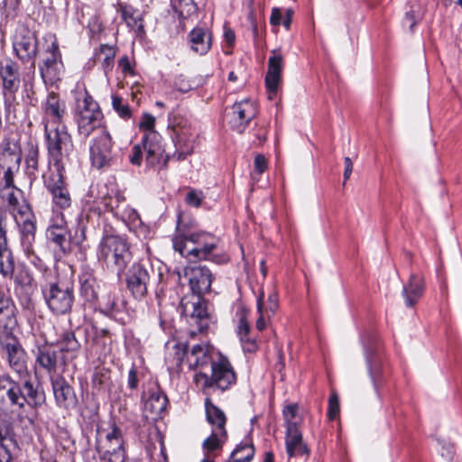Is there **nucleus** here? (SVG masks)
I'll return each mask as SVG.
<instances>
[{"label":"nucleus","mask_w":462,"mask_h":462,"mask_svg":"<svg viewBox=\"0 0 462 462\" xmlns=\"http://www.w3.org/2000/svg\"><path fill=\"white\" fill-rule=\"evenodd\" d=\"M185 276L192 295L182 298L181 313L189 318L190 325L197 326L199 332H205L214 320L209 303L201 295L210 291L212 273L205 265H195L186 268Z\"/></svg>","instance_id":"f257e3e1"},{"label":"nucleus","mask_w":462,"mask_h":462,"mask_svg":"<svg viewBox=\"0 0 462 462\" xmlns=\"http://www.w3.org/2000/svg\"><path fill=\"white\" fill-rule=\"evenodd\" d=\"M219 240L206 232H195L178 235L173 238V247L181 256L189 261H212L217 264L228 262L224 253H216Z\"/></svg>","instance_id":"f03ea898"},{"label":"nucleus","mask_w":462,"mask_h":462,"mask_svg":"<svg viewBox=\"0 0 462 462\" xmlns=\"http://www.w3.org/2000/svg\"><path fill=\"white\" fill-rule=\"evenodd\" d=\"M209 372L199 371L194 375L197 387L205 395H210L217 391L223 393L236 383V374L230 361L220 353L216 355Z\"/></svg>","instance_id":"7ed1b4c3"},{"label":"nucleus","mask_w":462,"mask_h":462,"mask_svg":"<svg viewBox=\"0 0 462 462\" xmlns=\"http://www.w3.org/2000/svg\"><path fill=\"white\" fill-rule=\"evenodd\" d=\"M49 169L65 171L74 145L66 125L44 127Z\"/></svg>","instance_id":"20e7f679"},{"label":"nucleus","mask_w":462,"mask_h":462,"mask_svg":"<svg viewBox=\"0 0 462 462\" xmlns=\"http://www.w3.org/2000/svg\"><path fill=\"white\" fill-rule=\"evenodd\" d=\"M126 442L122 430L113 424L109 429H97L95 450L100 462H125Z\"/></svg>","instance_id":"39448f33"},{"label":"nucleus","mask_w":462,"mask_h":462,"mask_svg":"<svg viewBox=\"0 0 462 462\" xmlns=\"http://www.w3.org/2000/svg\"><path fill=\"white\" fill-rule=\"evenodd\" d=\"M97 259L121 273L132 260L129 244L119 236H106L98 245Z\"/></svg>","instance_id":"423d86ee"},{"label":"nucleus","mask_w":462,"mask_h":462,"mask_svg":"<svg viewBox=\"0 0 462 462\" xmlns=\"http://www.w3.org/2000/svg\"><path fill=\"white\" fill-rule=\"evenodd\" d=\"M2 199L6 202L7 211L13 217L19 232L29 235L36 226V217L32 207L23 197V191L14 186L5 191H0Z\"/></svg>","instance_id":"0eeeda50"},{"label":"nucleus","mask_w":462,"mask_h":462,"mask_svg":"<svg viewBox=\"0 0 462 462\" xmlns=\"http://www.w3.org/2000/svg\"><path fill=\"white\" fill-rule=\"evenodd\" d=\"M42 293L49 310L57 316L66 315L75 300L74 286L69 281H56L42 285Z\"/></svg>","instance_id":"6e6552de"},{"label":"nucleus","mask_w":462,"mask_h":462,"mask_svg":"<svg viewBox=\"0 0 462 462\" xmlns=\"http://www.w3.org/2000/svg\"><path fill=\"white\" fill-rule=\"evenodd\" d=\"M74 117L79 134L87 138L101 126L103 114L97 102L85 91L77 97Z\"/></svg>","instance_id":"1a4fd4ad"},{"label":"nucleus","mask_w":462,"mask_h":462,"mask_svg":"<svg viewBox=\"0 0 462 462\" xmlns=\"http://www.w3.org/2000/svg\"><path fill=\"white\" fill-rule=\"evenodd\" d=\"M13 51L22 64L35 69V61L39 52V40L34 31L25 25L16 28L12 41Z\"/></svg>","instance_id":"9d476101"},{"label":"nucleus","mask_w":462,"mask_h":462,"mask_svg":"<svg viewBox=\"0 0 462 462\" xmlns=\"http://www.w3.org/2000/svg\"><path fill=\"white\" fill-rule=\"evenodd\" d=\"M0 346L9 368L20 378L28 375V355L20 340L12 334L0 340Z\"/></svg>","instance_id":"9b49d317"},{"label":"nucleus","mask_w":462,"mask_h":462,"mask_svg":"<svg viewBox=\"0 0 462 462\" xmlns=\"http://www.w3.org/2000/svg\"><path fill=\"white\" fill-rule=\"evenodd\" d=\"M65 171L50 169V174L44 177V185L51 195L52 209L65 210L70 208L72 203L71 195L64 176Z\"/></svg>","instance_id":"f8f14e48"},{"label":"nucleus","mask_w":462,"mask_h":462,"mask_svg":"<svg viewBox=\"0 0 462 462\" xmlns=\"http://www.w3.org/2000/svg\"><path fill=\"white\" fill-rule=\"evenodd\" d=\"M113 143L110 134L106 128H101L100 134L92 140L89 147L93 167L101 170L112 165L114 161Z\"/></svg>","instance_id":"ddd939ff"},{"label":"nucleus","mask_w":462,"mask_h":462,"mask_svg":"<svg viewBox=\"0 0 462 462\" xmlns=\"http://www.w3.org/2000/svg\"><path fill=\"white\" fill-rule=\"evenodd\" d=\"M151 272H153L152 267L142 263H134L126 272V288L134 298L142 300L146 296Z\"/></svg>","instance_id":"4468645a"},{"label":"nucleus","mask_w":462,"mask_h":462,"mask_svg":"<svg viewBox=\"0 0 462 462\" xmlns=\"http://www.w3.org/2000/svg\"><path fill=\"white\" fill-rule=\"evenodd\" d=\"M45 399L44 391L40 383H33L31 379H24L18 383L14 406L23 409L28 405L36 409L45 402Z\"/></svg>","instance_id":"2eb2a0df"},{"label":"nucleus","mask_w":462,"mask_h":462,"mask_svg":"<svg viewBox=\"0 0 462 462\" xmlns=\"http://www.w3.org/2000/svg\"><path fill=\"white\" fill-rule=\"evenodd\" d=\"M143 146L146 154V162L150 167L166 168L170 156L165 154L162 136L157 132L145 133Z\"/></svg>","instance_id":"dca6fc26"},{"label":"nucleus","mask_w":462,"mask_h":462,"mask_svg":"<svg viewBox=\"0 0 462 462\" xmlns=\"http://www.w3.org/2000/svg\"><path fill=\"white\" fill-rule=\"evenodd\" d=\"M42 110L44 127L66 125L64 122L66 106L56 93L48 94L46 100L42 104Z\"/></svg>","instance_id":"f3484780"},{"label":"nucleus","mask_w":462,"mask_h":462,"mask_svg":"<svg viewBox=\"0 0 462 462\" xmlns=\"http://www.w3.org/2000/svg\"><path fill=\"white\" fill-rule=\"evenodd\" d=\"M186 363L193 370L207 371L216 359L212 348L208 344H196L185 350Z\"/></svg>","instance_id":"a211bd4d"},{"label":"nucleus","mask_w":462,"mask_h":462,"mask_svg":"<svg viewBox=\"0 0 462 462\" xmlns=\"http://www.w3.org/2000/svg\"><path fill=\"white\" fill-rule=\"evenodd\" d=\"M282 69L283 57L280 51L273 50L268 60V70L265 75V86L269 99H273L277 94L282 81Z\"/></svg>","instance_id":"6ab92c4d"},{"label":"nucleus","mask_w":462,"mask_h":462,"mask_svg":"<svg viewBox=\"0 0 462 462\" xmlns=\"http://www.w3.org/2000/svg\"><path fill=\"white\" fill-rule=\"evenodd\" d=\"M231 109L229 123L231 127L238 133L245 131L257 113L255 104L248 99L235 103Z\"/></svg>","instance_id":"aec40b11"},{"label":"nucleus","mask_w":462,"mask_h":462,"mask_svg":"<svg viewBox=\"0 0 462 462\" xmlns=\"http://www.w3.org/2000/svg\"><path fill=\"white\" fill-rule=\"evenodd\" d=\"M21 79L18 64L5 59L0 61V85L5 93L14 95L20 88Z\"/></svg>","instance_id":"412c9836"},{"label":"nucleus","mask_w":462,"mask_h":462,"mask_svg":"<svg viewBox=\"0 0 462 462\" xmlns=\"http://www.w3.org/2000/svg\"><path fill=\"white\" fill-rule=\"evenodd\" d=\"M364 341L365 354L367 363L368 374L374 388L378 393V388L384 379V371L383 366V361L377 353V349H373L369 342Z\"/></svg>","instance_id":"4be33fe9"},{"label":"nucleus","mask_w":462,"mask_h":462,"mask_svg":"<svg viewBox=\"0 0 462 462\" xmlns=\"http://www.w3.org/2000/svg\"><path fill=\"white\" fill-rule=\"evenodd\" d=\"M173 132L176 151L172 158L183 161L193 152L196 134L191 132L189 128L176 126H173Z\"/></svg>","instance_id":"5701e85b"},{"label":"nucleus","mask_w":462,"mask_h":462,"mask_svg":"<svg viewBox=\"0 0 462 462\" xmlns=\"http://www.w3.org/2000/svg\"><path fill=\"white\" fill-rule=\"evenodd\" d=\"M35 362L51 375L57 372L58 365L63 363L62 353L53 346H41L37 349Z\"/></svg>","instance_id":"b1692460"},{"label":"nucleus","mask_w":462,"mask_h":462,"mask_svg":"<svg viewBox=\"0 0 462 462\" xmlns=\"http://www.w3.org/2000/svg\"><path fill=\"white\" fill-rule=\"evenodd\" d=\"M51 385L59 407L69 409L76 405L77 398L74 390L62 376L52 378Z\"/></svg>","instance_id":"393cba45"},{"label":"nucleus","mask_w":462,"mask_h":462,"mask_svg":"<svg viewBox=\"0 0 462 462\" xmlns=\"http://www.w3.org/2000/svg\"><path fill=\"white\" fill-rule=\"evenodd\" d=\"M425 290L424 279L416 273L410 275L409 281L403 285L402 295L406 307H414L423 296Z\"/></svg>","instance_id":"a878e982"},{"label":"nucleus","mask_w":462,"mask_h":462,"mask_svg":"<svg viewBox=\"0 0 462 462\" xmlns=\"http://www.w3.org/2000/svg\"><path fill=\"white\" fill-rule=\"evenodd\" d=\"M167 404L168 398L161 390L152 392L143 405L145 416L153 420L162 418L166 412Z\"/></svg>","instance_id":"bb28decb"},{"label":"nucleus","mask_w":462,"mask_h":462,"mask_svg":"<svg viewBox=\"0 0 462 462\" xmlns=\"http://www.w3.org/2000/svg\"><path fill=\"white\" fill-rule=\"evenodd\" d=\"M60 59L59 45L56 42H53L46 50L43 64L40 66L42 77L50 76L51 78H55L59 70Z\"/></svg>","instance_id":"cd10ccee"},{"label":"nucleus","mask_w":462,"mask_h":462,"mask_svg":"<svg viewBox=\"0 0 462 462\" xmlns=\"http://www.w3.org/2000/svg\"><path fill=\"white\" fill-rule=\"evenodd\" d=\"M189 38L191 50L199 55H205L211 48V34L205 28H194Z\"/></svg>","instance_id":"c85d7f7f"},{"label":"nucleus","mask_w":462,"mask_h":462,"mask_svg":"<svg viewBox=\"0 0 462 462\" xmlns=\"http://www.w3.org/2000/svg\"><path fill=\"white\" fill-rule=\"evenodd\" d=\"M286 451L289 457L306 455L309 450L302 443V436L297 426L292 424L286 428Z\"/></svg>","instance_id":"c756f323"},{"label":"nucleus","mask_w":462,"mask_h":462,"mask_svg":"<svg viewBox=\"0 0 462 462\" xmlns=\"http://www.w3.org/2000/svg\"><path fill=\"white\" fill-rule=\"evenodd\" d=\"M36 226L32 227V231L29 235L25 234L24 230L19 232L21 236V244L27 259L39 270L46 271V267L42 260L35 254L33 244L35 241Z\"/></svg>","instance_id":"7c9ffc66"},{"label":"nucleus","mask_w":462,"mask_h":462,"mask_svg":"<svg viewBox=\"0 0 462 462\" xmlns=\"http://www.w3.org/2000/svg\"><path fill=\"white\" fill-rule=\"evenodd\" d=\"M205 399V410L208 422L212 425V430L222 431L226 430V417L222 410L216 406L209 395Z\"/></svg>","instance_id":"2f4dec72"},{"label":"nucleus","mask_w":462,"mask_h":462,"mask_svg":"<svg viewBox=\"0 0 462 462\" xmlns=\"http://www.w3.org/2000/svg\"><path fill=\"white\" fill-rule=\"evenodd\" d=\"M237 334L240 338L243 349L245 352L253 353L257 349V343L254 337L250 336V325L247 321L246 311L242 310L239 317L237 326Z\"/></svg>","instance_id":"473e14b6"},{"label":"nucleus","mask_w":462,"mask_h":462,"mask_svg":"<svg viewBox=\"0 0 462 462\" xmlns=\"http://www.w3.org/2000/svg\"><path fill=\"white\" fill-rule=\"evenodd\" d=\"M227 440L226 430L215 431L212 430L211 434L204 439L202 448L205 457H216L217 453L222 450L224 444Z\"/></svg>","instance_id":"72a5a7b5"},{"label":"nucleus","mask_w":462,"mask_h":462,"mask_svg":"<svg viewBox=\"0 0 462 462\" xmlns=\"http://www.w3.org/2000/svg\"><path fill=\"white\" fill-rule=\"evenodd\" d=\"M18 383L19 382L13 379L9 374H0V402L14 406Z\"/></svg>","instance_id":"f704fd0d"},{"label":"nucleus","mask_w":462,"mask_h":462,"mask_svg":"<svg viewBox=\"0 0 462 462\" xmlns=\"http://www.w3.org/2000/svg\"><path fill=\"white\" fill-rule=\"evenodd\" d=\"M119 11L121 17L127 24V26L137 32H143V23L142 14L139 10L134 8L131 5H120Z\"/></svg>","instance_id":"c9c22d12"},{"label":"nucleus","mask_w":462,"mask_h":462,"mask_svg":"<svg viewBox=\"0 0 462 462\" xmlns=\"http://www.w3.org/2000/svg\"><path fill=\"white\" fill-rule=\"evenodd\" d=\"M40 150L37 143L29 142L24 158L26 174L31 179H36L39 171Z\"/></svg>","instance_id":"e433bc0d"},{"label":"nucleus","mask_w":462,"mask_h":462,"mask_svg":"<svg viewBox=\"0 0 462 462\" xmlns=\"http://www.w3.org/2000/svg\"><path fill=\"white\" fill-rule=\"evenodd\" d=\"M80 295L86 301L92 302L97 298V282L90 273H84L79 276Z\"/></svg>","instance_id":"4c0bfd02"},{"label":"nucleus","mask_w":462,"mask_h":462,"mask_svg":"<svg viewBox=\"0 0 462 462\" xmlns=\"http://www.w3.org/2000/svg\"><path fill=\"white\" fill-rule=\"evenodd\" d=\"M115 56V49L107 44L100 45L99 50L96 52V61L101 64L102 69H104L106 74L112 70L114 66Z\"/></svg>","instance_id":"58836bf2"},{"label":"nucleus","mask_w":462,"mask_h":462,"mask_svg":"<svg viewBox=\"0 0 462 462\" xmlns=\"http://www.w3.org/2000/svg\"><path fill=\"white\" fill-rule=\"evenodd\" d=\"M254 455V445L251 442H244L235 448L226 462H250Z\"/></svg>","instance_id":"ea45409f"},{"label":"nucleus","mask_w":462,"mask_h":462,"mask_svg":"<svg viewBox=\"0 0 462 462\" xmlns=\"http://www.w3.org/2000/svg\"><path fill=\"white\" fill-rule=\"evenodd\" d=\"M125 202V197L118 191H116L114 195H110L108 198L104 199V206L107 211L114 213L115 216L125 220V214H121L123 208L121 204Z\"/></svg>","instance_id":"a19ab883"},{"label":"nucleus","mask_w":462,"mask_h":462,"mask_svg":"<svg viewBox=\"0 0 462 462\" xmlns=\"http://www.w3.org/2000/svg\"><path fill=\"white\" fill-rule=\"evenodd\" d=\"M14 259L11 249L0 252V274L4 278H13Z\"/></svg>","instance_id":"79ce46f5"},{"label":"nucleus","mask_w":462,"mask_h":462,"mask_svg":"<svg viewBox=\"0 0 462 462\" xmlns=\"http://www.w3.org/2000/svg\"><path fill=\"white\" fill-rule=\"evenodd\" d=\"M67 236L68 230L65 229H47L46 231L47 239L62 251H65L68 245Z\"/></svg>","instance_id":"37998d69"},{"label":"nucleus","mask_w":462,"mask_h":462,"mask_svg":"<svg viewBox=\"0 0 462 462\" xmlns=\"http://www.w3.org/2000/svg\"><path fill=\"white\" fill-rule=\"evenodd\" d=\"M15 306L11 299L8 291L0 287V316L4 315L7 318L14 316Z\"/></svg>","instance_id":"c03bdc74"},{"label":"nucleus","mask_w":462,"mask_h":462,"mask_svg":"<svg viewBox=\"0 0 462 462\" xmlns=\"http://www.w3.org/2000/svg\"><path fill=\"white\" fill-rule=\"evenodd\" d=\"M112 99V106L116 114L123 119H129L132 116V112L130 106L127 103L124 101V99L116 95L113 94L111 96Z\"/></svg>","instance_id":"a18cd8bd"},{"label":"nucleus","mask_w":462,"mask_h":462,"mask_svg":"<svg viewBox=\"0 0 462 462\" xmlns=\"http://www.w3.org/2000/svg\"><path fill=\"white\" fill-rule=\"evenodd\" d=\"M0 443L18 444L12 424L5 420H0Z\"/></svg>","instance_id":"49530a36"},{"label":"nucleus","mask_w":462,"mask_h":462,"mask_svg":"<svg viewBox=\"0 0 462 462\" xmlns=\"http://www.w3.org/2000/svg\"><path fill=\"white\" fill-rule=\"evenodd\" d=\"M19 170L20 168L16 167L1 169L3 176L0 180V191H5V189L15 186L14 175L19 171Z\"/></svg>","instance_id":"de8ad7c7"},{"label":"nucleus","mask_w":462,"mask_h":462,"mask_svg":"<svg viewBox=\"0 0 462 462\" xmlns=\"http://www.w3.org/2000/svg\"><path fill=\"white\" fill-rule=\"evenodd\" d=\"M60 345H61V348L60 349V351L61 353L63 351H66V352L77 351L80 346L79 341L76 339L74 333L71 331L65 332L62 335L61 339H60Z\"/></svg>","instance_id":"09e8293b"},{"label":"nucleus","mask_w":462,"mask_h":462,"mask_svg":"<svg viewBox=\"0 0 462 462\" xmlns=\"http://www.w3.org/2000/svg\"><path fill=\"white\" fill-rule=\"evenodd\" d=\"M19 450L18 444L0 443V462H13Z\"/></svg>","instance_id":"8fccbe9b"},{"label":"nucleus","mask_w":462,"mask_h":462,"mask_svg":"<svg viewBox=\"0 0 462 462\" xmlns=\"http://www.w3.org/2000/svg\"><path fill=\"white\" fill-rule=\"evenodd\" d=\"M299 405L297 403H290L284 406L282 415L286 423V428L291 424L297 426L296 418L298 415Z\"/></svg>","instance_id":"3c124183"},{"label":"nucleus","mask_w":462,"mask_h":462,"mask_svg":"<svg viewBox=\"0 0 462 462\" xmlns=\"http://www.w3.org/2000/svg\"><path fill=\"white\" fill-rule=\"evenodd\" d=\"M254 171L251 173L253 180H259V176L268 168L267 159L263 154H257L254 157Z\"/></svg>","instance_id":"603ef678"},{"label":"nucleus","mask_w":462,"mask_h":462,"mask_svg":"<svg viewBox=\"0 0 462 462\" xmlns=\"http://www.w3.org/2000/svg\"><path fill=\"white\" fill-rule=\"evenodd\" d=\"M257 311L259 313V317L256 320V328L259 331H263L266 328V319L271 318V315H268L263 311V294L262 293L257 299Z\"/></svg>","instance_id":"864d4df0"},{"label":"nucleus","mask_w":462,"mask_h":462,"mask_svg":"<svg viewBox=\"0 0 462 462\" xmlns=\"http://www.w3.org/2000/svg\"><path fill=\"white\" fill-rule=\"evenodd\" d=\"M6 211L0 209V252L10 249L6 237Z\"/></svg>","instance_id":"5fc2aeb1"},{"label":"nucleus","mask_w":462,"mask_h":462,"mask_svg":"<svg viewBox=\"0 0 462 462\" xmlns=\"http://www.w3.org/2000/svg\"><path fill=\"white\" fill-rule=\"evenodd\" d=\"M47 229L68 230L67 221L65 219L64 214L62 212H59L58 210H53V216Z\"/></svg>","instance_id":"6e6d98bb"},{"label":"nucleus","mask_w":462,"mask_h":462,"mask_svg":"<svg viewBox=\"0 0 462 462\" xmlns=\"http://www.w3.org/2000/svg\"><path fill=\"white\" fill-rule=\"evenodd\" d=\"M178 8L180 14L182 17L190 16L191 14H196L198 10L197 5L193 0H180Z\"/></svg>","instance_id":"4d7b16f0"},{"label":"nucleus","mask_w":462,"mask_h":462,"mask_svg":"<svg viewBox=\"0 0 462 462\" xmlns=\"http://www.w3.org/2000/svg\"><path fill=\"white\" fill-rule=\"evenodd\" d=\"M204 199L203 192L200 190L191 189L185 198V202L194 208H199Z\"/></svg>","instance_id":"13d9d810"},{"label":"nucleus","mask_w":462,"mask_h":462,"mask_svg":"<svg viewBox=\"0 0 462 462\" xmlns=\"http://www.w3.org/2000/svg\"><path fill=\"white\" fill-rule=\"evenodd\" d=\"M339 401L338 397L336 393H332L329 397L328 401V416L329 420H335L338 414H339Z\"/></svg>","instance_id":"bf43d9fd"},{"label":"nucleus","mask_w":462,"mask_h":462,"mask_svg":"<svg viewBox=\"0 0 462 462\" xmlns=\"http://www.w3.org/2000/svg\"><path fill=\"white\" fill-rule=\"evenodd\" d=\"M121 214H125V218L124 221L130 225L136 226L142 223L141 217L134 208L126 207L125 208H123Z\"/></svg>","instance_id":"052dcab7"},{"label":"nucleus","mask_w":462,"mask_h":462,"mask_svg":"<svg viewBox=\"0 0 462 462\" xmlns=\"http://www.w3.org/2000/svg\"><path fill=\"white\" fill-rule=\"evenodd\" d=\"M143 152H145L143 146V141L141 142V143L134 145L131 154L129 156L131 163L136 166H140L142 163Z\"/></svg>","instance_id":"680f3d73"},{"label":"nucleus","mask_w":462,"mask_h":462,"mask_svg":"<svg viewBox=\"0 0 462 462\" xmlns=\"http://www.w3.org/2000/svg\"><path fill=\"white\" fill-rule=\"evenodd\" d=\"M100 309L102 312L110 316L114 314L116 310L117 309V302L115 300V298L111 297L110 295H107L106 298L103 299V301L100 304Z\"/></svg>","instance_id":"e2e57ef3"},{"label":"nucleus","mask_w":462,"mask_h":462,"mask_svg":"<svg viewBox=\"0 0 462 462\" xmlns=\"http://www.w3.org/2000/svg\"><path fill=\"white\" fill-rule=\"evenodd\" d=\"M279 306L278 295L276 292H272L267 299L266 305L263 303V311L268 315L273 316L277 310Z\"/></svg>","instance_id":"0e129e2a"},{"label":"nucleus","mask_w":462,"mask_h":462,"mask_svg":"<svg viewBox=\"0 0 462 462\" xmlns=\"http://www.w3.org/2000/svg\"><path fill=\"white\" fill-rule=\"evenodd\" d=\"M155 118L151 114L144 113L139 124V127L146 131V133L154 131Z\"/></svg>","instance_id":"69168bd1"},{"label":"nucleus","mask_w":462,"mask_h":462,"mask_svg":"<svg viewBox=\"0 0 462 462\" xmlns=\"http://www.w3.org/2000/svg\"><path fill=\"white\" fill-rule=\"evenodd\" d=\"M139 384V376L137 368L133 365L129 372L127 376V386L131 391L137 390Z\"/></svg>","instance_id":"338daca9"},{"label":"nucleus","mask_w":462,"mask_h":462,"mask_svg":"<svg viewBox=\"0 0 462 462\" xmlns=\"http://www.w3.org/2000/svg\"><path fill=\"white\" fill-rule=\"evenodd\" d=\"M174 85L176 89L182 93H187L194 88L189 80L186 79L182 76H180L175 79Z\"/></svg>","instance_id":"774afa93"}]
</instances>
